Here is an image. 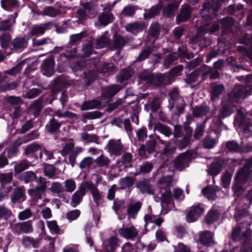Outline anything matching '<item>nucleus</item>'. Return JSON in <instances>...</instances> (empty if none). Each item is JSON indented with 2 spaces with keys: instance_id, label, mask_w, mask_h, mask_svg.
Instances as JSON below:
<instances>
[{
  "instance_id": "nucleus-1",
  "label": "nucleus",
  "mask_w": 252,
  "mask_h": 252,
  "mask_svg": "<svg viewBox=\"0 0 252 252\" xmlns=\"http://www.w3.org/2000/svg\"><path fill=\"white\" fill-rule=\"evenodd\" d=\"M250 87L249 86H236L231 92L227 94L224 99L232 104H235V102L237 103L241 99L244 98L250 94Z\"/></svg>"
},
{
  "instance_id": "nucleus-2",
  "label": "nucleus",
  "mask_w": 252,
  "mask_h": 252,
  "mask_svg": "<svg viewBox=\"0 0 252 252\" xmlns=\"http://www.w3.org/2000/svg\"><path fill=\"white\" fill-rule=\"evenodd\" d=\"M156 145L157 141L155 139L147 141L145 144L140 145L138 151L139 156L142 158H148L146 152L150 154L154 153L156 151Z\"/></svg>"
},
{
  "instance_id": "nucleus-3",
  "label": "nucleus",
  "mask_w": 252,
  "mask_h": 252,
  "mask_svg": "<svg viewBox=\"0 0 252 252\" xmlns=\"http://www.w3.org/2000/svg\"><path fill=\"white\" fill-rule=\"evenodd\" d=\"M235 104H232L224 99L221 101V108L219 111V119H223L230 116L234 111Z\"/></svg>"
},
{
  "instance_id": "nucleus-4",
  "label": "nucleus",
  "mask_w": 252,
  "mask_h": 252,
  "mask_svg": "<svg viewBox=\"0 0 252 252\" xmlns=\"http://www.w3.org/2000/svg\"><path fill=\"white\" fill-rule=\"evenodd\" d=\"M12 231L14 233L19 235L21 233L28 234L33 231L31 220L18 222L14 224Z\"/></svg>"
},
{
  "instance_id": "nucleus-5",
  "label": "nucleus",
  "mask_w": 252,
  "mask_h": 252,
  "mask_svg": "<svg viewBox=\"0 0 252 252\" xmlns=\"http://www.w3.org/2000/svg\"><path fill=\"white\" fill-rule=\"evenodd\" d=\"M53 26V22L40 25H34L30 32V35L32 36H39L42 35L46 31L51 30Z\"/></svg>"
},
{
  "instance_id": "nucleus-6",
  "label": "nucleus",
  "mask_w": 252,
  "mask_h": 252,
  "mask_svg": "<svg viewBox=\"0 0 252 252\" xmlns=\"http://www.w3.org/2000/svg\"><path fill=\"white\" fill-rule=\"evenodd\" d=\"M107 147L110 154L116 156H120L124 150V146L120 140H110L107 145Z\"/></svg>"
},
{
  "instance_id": "nucleus-7",
  "label": "nucleus",
  "mask_w": 252,
  "mask_h": 252,
  "mask_svg": "<svg viewBox=\"0 0 252 252\" xmlns=\"http://www.w3.org/2000/svg\"><path fill=\"white\" fill-rule=\"evenodd\" d=\"M54 59L50 57L44 60L41 65V71L44 75L51 76L54 73Z\"/></svg>"
},
{
  "instance_id": "nucleus-8",
  "label": "nucleus",
  "mask_w": 252,
  "mask_h": 252,
  "mask_svg": "<svg viewBox=\"0 0 252 252\" xmlns=\"http://www.w3.org/2000/svg\"><path fill=\"white\" fill-rule=\"evenodd\" d=\"M192 135L184 133L180 138H175L172 140L177 148L180 150H183L191 145V140Z\"/></svg>"
},
{
  "instance_id": "nucleus-9",
  "label": "nucleus",
  "mask_w": 252,
  "mask_h": 252,
  "mask_svg": "<svg viewBox=\"0 0 252 252\" xmlns=\"http://www.w3.org/2000/svg\"><path fill=\"white\" fill-rule=\"evenodd\" d=\"M192 12V9L189 5L182 7L179 13L176 16L177 24H180L188 21L190 18Z\"/></svg>"
},
{
  "instance_id": "nucleus-10",
  "label": "nucleus",
  "mask_w": 252,
  "mask_h": 252,
  "mask_svg": "<svg viewBox=\"0 0 252 252\" xmlns=\"http://www.w3.org/2000/svg\"><path fill=\"white\" fill-rule=\"evenodd\" d=\"M251 173L250 169L243 167L237 171L235 180L238 184L243 185L249 180Z\"/></svg>"
},
{
  "instance_id": "nucleus-11",
  "label": "nucleus",
  "mask_w": 252,
  "mask_h": 252,
  "mask_svg": "<svg viewBox=\"0 0 252 252\" xmlns=\"http://www.w3.org/2000/svg\"><path fill=\"white\" fill-rule=\"evenodd\" d=\"M204 211V208L199 204L192 206L187 215L188 222L195 221L203 214Z\"/></svg>"
},
{
  "instance_id": "nucleus-12",
  "label": "nucleus",
  "mask_w": 252,
  "mask_h": 252,
  "mask_svg": "<svg viewBox=\"0 0 252 252\" xmlns=\"http://www.w3.org/2000/svg\"><path fill=\"white\" fill-rule=\"evenodd\" d=\"M136 187L143 194L148 193L151 195L155 194V190L152 188V186L148 179H144L137 181L136 183Z\"/></svg>"
},
{
  "instance_id": "nucleus-13",
  "label": "nucleus",
  "mask_w": 252,
  "mask_h": 252,
  "mask_svg": "<svg viewBox=\"0 0 252 252\" xmlns=\"http://www.w3.org/2000/svg\"><path fill=\"white\" fill-rule=\"evenodd\" d=\"M199 243L206 247L215 244L213 233L209 230H205L199 234Z\"/></svg>"
},
{
  "instance_id": "nucleus-14",
  "label": "nucleus",
  "mask_w": 252,
  "mask_h": 252,
  "mask_svg": "<svg viewBox=\"0 0 252 252\" xmlns=\"http://www.w3.org/2000/svg\"><path fill=\"white\" fill-rule=\"evenodd\" d=\"M118 85H112L103 88L101 90L102 96L107 99L111 98L120 91Z\"/></svg>"
},
{
  "instance_id": "nucleus-15",
  "label": "nucleus",
  "mask_w": 252,
  "mask_h": 252,
  "mask_svg": "<svg viewBox=\"0 0 252 252\" xmlns=\"http://www.w3.org/2000/svg\"><path fill=\"white\" fill-rule=\"evenodd\" d=\"M236 120L239 126L243 128L244 131H248L249 127L252 126L250 120L247 119L244 113L240 110L237 111Z\"/></svg>"
},
{
  "instance_id": "nucleus-16",
  "label": "nucleus",
  "mask_w": 252,
  "mask_h": 252,
  "mask_svg": "<svg viewBox=\"0 0 252 252\" xmlns=\"http://www.w3.org/2000/svg\"><path fill=\"white\" fill-rule=\"evenodd\" d=\"M224 164L225 160L223 159H220L216 161L213 162L209 167V174L213 177L216 176L219 174Z\"/></svg>"
},
{
  "instance_id": "nucleus-17",
  "label": "nucleus",
  "mask_w": 252,
  "mask_h": 252,
  "mask_svg": "<svg viewBox=\"0 0 252 252\" xmlns=\"http://www.w3.org/2000/svg\"><path fill=\"white\" fill-rule=\"evenodd\" d=\"M118 231L121 236L126 239H133L138 235V231L133 226L126 228H120Z\"/></svg>"
},
{
  "instance_id": "nucleus-18",
  "label": "nucleus",
  "mask_w": 252,
  "mask_h": 252,
  "mask_svg": "<svg viewBox=\"0 0 252 252\" xmlns=\"http://www.w3.org/2000/svg\"><path fill=\"white\" fill-rule=\"evenodd\" d=\"M63 125L62 122H59L54 117L50 119L45 126L47 132L50 134H55L58 132Z\"/></svg>"
},
{
  "instance_id": "nucleus-19",
  "label": "nucleus",
  "mask_w": 252,
  "mask_h": 252,
  "mask_svg": "<svg viewBox=\"0 0 252 252\" xmlns=\"http://www.w3.org/2000/svg\"><path fill=\"white\" fill-rule=\"evenodd\" d=\"M86 188L81 186L79 189L74 193L70 203L71 206L76 207L81 201L83 196L86 194Z\"/></svg>"
},
{
  "instance_id": "nucleus-20",
  "label": "nucleus",
  "mask_w": 252,
  "mask_h": 252,
  "mask_svg": "<svg viewBox=\"0 0 252 252\" xmlns=\"http://www.w3.org/2000/svg\"><path fill=\"white\" fill-rule=\"evenodd\" d=\"M11 202L15 203L21 200L26 199L25 190L23 187H20L14 189L13 193L10 196Z\"/></svg>"
},
{
  "instance_id": "nucleus-21",
  "label": "nucleus",
  "mask_w": 252,
  "mask_h": 252,
  "mask_svg": "<svg viewBox=\"0 0 252 252\" xmlns=\"http://www.w3.org/2000/svg\"><path fill=\"white\" fill-rule=\"evenodd\" d=\"M134 71L130 67H127L122 69L117 76V81L123 83L127 81L132 76Z\"/></svg>"
},
{
  "instance_id": "nucleus-22",
  "label": "nucleus",
  "mask_w": 252,
  "mask_h": 252,
  "mask_svg": "<svg viewBox=\"0 0 252 252\" xmlns=\"http://www.w3.org/2000/svg\"><path fill=\"white\" fill-rule=\"evenodd\" d=\"M84 77L85 86L89 87L98 78L97 72L94 70L84 71Z\"/></svg>"
},
{
  "instance_id": "nucleus-23",
  "label": "nucleus",
  "mask_w": 252,
  "mask_h": 252,
  "mask_svg": "<svg viewBox=\"0 0 252 252\" xmlns=\"http://www.w3.org/2000/svg\"><path fill=\"white\" fill-rule=\"evenodd\" d=\"M99 72L107 75L116 73L118 71V67L112 63H104L100 67Z\"/></svg>"
},
{
  "instance_id": "nucleus-24",
  "label": "nucleus",
  "mask_w": 252,
  "mask_h": 252,
  "mask_svg": "<svg viewBox=\"0 0 252 252\" xmlns=\"http://www.w3.org/2000/svg\"><path fill=\"white\" fill-rule=\"evenodd\" d=\"M54 86L52 90L51 95L45 100V102L48 104H51L53 100L56 99V93L61 92L62 88H59V86L61 83V80L60 78H57L54 80Z\"/></svg>"
},
{
  "instance_id": "nucleus-25",
  "label": "nucleus",
  "mask_w": 252,
  "mask_h": 252,
  "mask_svg": "<svg viewBox=\"0 0 252 252\" xmlns=\"http://www.w3.org/2000/svg\"><path fill=\"white\" fill-rule=\"evenodd\" d=\"M13 49L15 50H23L27 48L28 45L27 39L23 37H16L13 39L11 42Z\"/></svg>"
},
{
  "instance_id": "nucleus-26",
  "label": "nucleus",
  "mask_w": 252,
  "mask_h": 252,
  "mask_svg": "<svg viewBox=\"0 0 252 252\" xmlns=\"http://www.w3.org/2000/svg\"><path fill=\"white\" fill-rule=\"evenodd\" d=\"M219 22H220L223 32H228L231 30L234 23V20L231 17H226L219 20Z\"/></svg>"
},
{
  "instance_id": "nucleus-27",
  "label": "nucleus",
  "mask_w": 252,
  "mask_h": 252,
  "mask_svg": "<svg viewBox=\"0 0 252 252\" xmlns=\"http://www.w3.org/2000/svg\"><path fill=\"white\" fill-rule=\"evenodd\" d=\"M1 6L5 10L12 11L19 7L18 0H1Z\"/></svg>"
},
{
  "instance_id": "nucleus-28",
  "label": "nucleus",
  "mask_w": 252,
  "mask_h": 252,
  "mask_svg": "<svg viewBox=\"0 0 252 252\" xmlns=\"http://www.w3.org/2000/svg\"><path fill=\"white\" fill-rule=\"evenodd\" d=\"M171 183L168 182L167 186L165 188V192L161 194V201L162 203H164L167 205L170 204L172 200L171 191L170 189Z\"/></svg>"
},
{
  "instance_id": "nucleus-29",
  "label": "nucleus",
  "mask_w": 252,
  "mask_h": 252,
  "mask_svg": "<svg viewBox=\"0 0 252 252\" xmlns=\"http://www.w3.org/2000/svg\"><path fill=\"white\" fill-rule=\"evenodd\" d=\"M22 144V142L20 139H19L14 141L11 147L7 152V157L9 158H11L17 156L18 154L19 153V148Z\"/></svg>"
},
{
  "instance_id": "nucleus-30",
  "label": "nucleus",
  "mask_w": 252,
  "mask_h": 252,
  "mask_svg": "<svg viewBox=\"0 0 252 252\" xmlns=\"http://www.w3.org/2000/svg\"><path fill=\"white\" fill-rule=\"evenodd\" d=\"M62 14V11L52 6H46L43 7V16L55 18Z\"/></svg>"
},
{
  "instance_id": "nucleus-31",
  "label": "nucleus",
  "mask_w": 252,
  "mask_h": 252,
  "mask_svg": "<svg viewBox=\"0 0 252 252\" xmlns=\"http://www.w3.org/2000/svg\"><path fill=\"white\" fill-rule=\"evenodd\" d=\"M162 8V5L160 3L152 6L148 12L144 14V18L145 19H151L159 15Z\"/></svg>"
},
{
  "instance_id": "nucleus-32",
  "label": "nucleus",
  "mask_w": 252,
  "mask_h": 252,
  "mask_svg": "<svg viewBox=\"0 0 252 252\" xmlns=\"http://www.w3.org/2000/svg\"><path fill=\"white\" fill-rule=\"evenodd\" d=\"M143 25L138 22H134L126 25V30L132 34H136L140 31L143 30Z\"/></svg>"
},
{
  "instance_id": "nucleus-33",
  "label": "nucleus",
  "mask_w": 252,
  "mask_h": 252,
  "mask_svg": "<svg viewBox=\"0 0 252 252\" xmlns=\"http://www.w3.org/2000/svg\"><path fill=\"white\" fill-rule=\"evenodd\" d=\"M142 203L138 201L133 204H130L127 207V213L129 217L135 219L136 215L140 210Z\"/></svg>"
},
{
  "instance_id": "nucleus-34",
  "label": "nucleus",
  "mask_w": 252,
  "mask_h": 252,
  "mask_svg": "<svg viewBox=\"0 0 252 252\" xmlns=\"http://www.w3.org/2000/svg\"><path fill=\"white\" fill-rule=\"evenodd\" d=\"M220 217V213L217 210L211 209L205 218L206 222L211 224L216 221Z\"/></svg>"
},
{
  "instance_id": "nucleus-35",
  "label": "nucleus",
  "mask_w": 252,
  "mask_h": 252,
  "mask_svg": "<svg viewBox=\"0 0 252 252\" xmlns=\"http://www.w3.org/2000/svg\"><path fill=\"white\" fill-rule=\"evenodd\" d=\"M87 66L86 62L83 60H78L75 62L72 63L70 64V68L72 71L76 75H78L79 71L84 70Z\"/></svg>"
},
{
  "instance_id": "nucleus-36",
  "label": "nucleus",
  "mask_w": 252,
  "mask_h": 252,
  "mask_svg": "<svg viewBox=\"0 0 252 252\" xmlns=\"http://www.w3.org/2000/svg\"><path fill=\"white\" fill-rule=\"evenodd\" d=\"M226 149L232 153H240L242 152V149L238 143L235 140L227 141L225 144Z\"/></svg>"
},
{
  "instance_id": "nucleus-37",
  "label": "nucleus",
  "mask_w": 252,
  "mask_h": 252,
  "mask_svg": "<svg viewBox=\"0 0 252 252\" xmlns=\"http://www.w3.org/2000/svg\"><path fill=\"white\" fill-rule=\"evenodd\" d=\"M134 179L130 176L121 178L119 181L120 189H126L127 188L131 187L134 184Z\"/></svg>"
},
{
  "instance_id": "nucleus-38",
  "label": "nucleus",
  "mask_w": 252,
  "mask_h": 252,
  "mask_svg": "<svg viewBox=\"0 0 252 252\" xmlns=\"http://www.w3.org/2000/svg\"><path fill=\"white\" fill-rule=\"evenodd\" d=\"M101 101L100 100L94 99L84 102L81 106V110L82 111H85L98 108L101 106Z\"/></svg>"
},
{
  "instance_id": "nucleus-39",
  "label": "nucleus",
  "mask_w": 252,
  "mask_h": 252,
  "mask_svg": "<svg viewBox=\"0 0 252 252\" xmlns=\"http://www.w3.org/2000/svg\"><path fill=\"white\" fill-rule=\"evenodd\" d=\"M19 178L20 180L24 181L26 183L32 182L36 179V175L33 171H26L21 174Z\"/></svg>"
},
{
  "instance_id": "nucleus-40",
  "label": "nucleus",
  "mask_w": 252,
  "mask_h": 252,
  "mask_svg": "<svg viewBox=\"0 0 252 252\" xmlns=\"http://www.w3.org/2000/svg\"><path fill=\"white\" fill-rule=\"evenodd\" d=\"M91 191L94 201L97 206L99 205V202L102 199V193H100L98 189L94 186L93 185H90L88 186Z\"/></svg>"
},
{
  "instance_id": "nucleus-41",
  "label": "nucleus",
  "mask_w": 252,
  "mask_h": 252,
  "mask_svg": "<svg viewBox=\"0 0 252 252\" xmlns=\"http://www.w3.org/2000/svg\"><path fill=\"white\" fill-rule=\"evenodd\" d=\"M31 108L33 110V114L35 118H37L40 115L41 110L43 108L42 102L39 99H37L31 105Z\"/></svg>"
},
{
  "instance_id": "nucleus-42",
  "label": "nucleus",
  "mask_w": 252,
  "mask_h": 252,
  "mask_svg": "<svg viewBox=\"0 0 252 252\" xmlns=\"http://www.w3.org/2000/svg\"><path fill=\"white\" fill-rule=\"evenodd\" d=\"M212 92H211V99H215L219 97V96L223 93L224 91V87L222 84H219L214 85L213 84L211 86Z\"/></svg>"
},
{
  "instance_id": "nucleus-43",
  "label": "nucleus",
  "mask_w": 252,
  "mask_h": 252,
  "mask_svg": "<svg viewBox=\"0 0 252 252\" xmlns=\"http://www.w3.org/2000/svg\"><path fill=\"white\" fill-rule=\"evenodd\" d=\"M113 15L112 14L103 12L98 16V21L101 25L106 26L113 21Z\"/></svg>"
},
{
  "instance_id": "nucleus-44",
  "label": "nucleus",
  "mask_w": 252,
  "mask_h": 252,
  "mask_svg": "<svg viewBox=\"0 0 252 252\" xmlns=\"http://www.w3.org/2000/svg\"><path fill=\"white\" fill-rule=\"evenodd\" d=\"M217 143L216 139L210 136H206L202 141L203 147L206 149L214 148Z\"/></svg>"
},
{
  "instance_id": "nucleus-45",
  "label": "nucleus",
  "mask_w": 252,
  "mask_h": 252,
  "mask_svg": "<svg viewBox=\"0 0 252 252\" xmlns=\"http://www.w3.org/2000/svg\"><path fill=\"white\" fill-rule=\"evenodd\" d=\"M126 41L120 34H115L113 36V47L116 49L121 50L125 46Z\"/></svg>"
},
{
  "instance_id": "nucleus-46",
  "label": "nucleus",
  "mask_w": 252,
  "mask_h": 252,
  "mask_svg": "<svg viewBox=\"0 0 252 252\" xmlns=\"http://www.w3.org/2000/svg\"><path fill=\"white\" fill-rule=\"evenodd\" d=\"M153 164L151 162L146 161L140 166L139 171L136 172L135 175L137 176L140 174L145 175L148 174L151 172L153 169Z\"/></svg>"
},
{
  "instance_id": "nucleus-47",
  "label": "nucleus",
  "mask_w": 252,
  "mask_h": 252,
  "mask_svg": "<svg viewBox=\"0 0 252 252\" xmlns=\"http://www.w3.org/2000/svg\"><path fill=\"white\" fill-rule=\"evenodd\" d=\"M160 30V26L158 22L152 23L149 28V35L153 37H158Z\"/></svg>"
},
{
  "instance_id": "nucleus-48",
  "label": "nucleus",
  "mask_w": 252,
  "mask_h": 252,
  "mask_svg": "<svg viewBox=\"0 0 252 252\" xmlns=\"http://www.w3.org/2000/svg\"><path fill=\"white\" fill-rule=\"evenodd\" d=\"M26 63L25 60H22L19 62L15 66L13 67L11 69L7 70L5 71V74H8L11 76L15 75L20 72L22 69L23 65Z\"/></svg>"
},
{
  "instance_id": "nucleus-49",
  "label": "nucleus",
  "mask_w": 252,
  "mask_h": 252,
  "mask_svg": "<svg viewBox=\"0 0 252 252\" xmlns=\"http://www.w3.org/2000/svg\"><path fill=\"white\" fill-rule=\"evenodd\" d=\"M118 239L116 237H110L106 247L107 252H114L118 247Z\"/></svg>"
},
{
  "instance_id": "nucleus-50",
  "label": "nucleus",
  "mask_w": 252,
  "mask_h": 252,
  "mask_svg": "<svg viewBox=\"0 0 252 252\" xmlns=\"http://www.w3.org/2000/svg\"><path fill=\"white\" fill-rule=\"evenodd\" d=\"M30 162L26 159L21 160L14 166V171L16 174L20 173L28 169L30 166Z\"/></svg>"
},
{
  "instance_id": "nucleus-51",
  "label": "nucleus",
  "mask_w": 252,
  "mask_h": 252,
  "mask_svg": "<svg viewBox=\"0 0 252 252\" xmlns=\"http://www.w3.org/2000/svg\"><path fill=\"white\" fill-rule=\"evenodd\" d=\"M176 52H172L167 55L163 61V65L165 68H168L174 62L177 60Z\"/></svg>"
},
{
  "instance_id": "nucleus-52",
  "label": "nucleus",
  "mask_w": 252,
  "mask_h": 252,
  "mask_svg": "<svg viewBox=\"0 0 252 252\" xmlns=\"http://www.w3.org/2000/svg\"><path fill=\"white\" fill-rule=\"evenodd\" d=\"M44 175L50 178H54L56 174V168L52 164H46L44 167Z\"/></svg>"
},
{
  "instance_id": "nucleus-53",
  "label": "nucleus",
  "mask_w": 252,
  "mask_h": 252,
  "mask_svg": "<svg viewBox=\"0 0 252 252\" xmlns=\"http://www.w3.org/2000/svg\"><path fill=\"white\" fill-rule=\"evenodd\" d=\"M88 35V33L86 31H83L81 32L72 34L70 36V42L72 44H75L78 42L82 40V39Z\"/></svg>"
},
{
  "instance_id": "nucleus-54",
  "label": "nucleus",
  "mask_w": 252,
  "mask_h": 252,
  "mask_svg": "<svg viewBox=\"0 0 252 252\" xmlns=\"http://www.w3.org/2000/svg\"><path fill=\"white\" fill-rule=\"evenodd\" d=\"M175 4L171 3L164 7L162 10L163 15L167 18L171 17L174 14V10L177 8Z\"/></svg>"
},
{
  "instance_id": "nucleus-55",
  "label": "nucleus",
  "mask_w": 252,
  "mask_h": 252,
  "mask_svg": "<svg viewBox=\"0 0 252 252\" xmlns=\"http://www.w3.org/2000/svg\"><path fill=\"white\" fill-rule=\"evenodd\" d=\"M110 40L105 36H102L96 39L95 42V48L101 49L107 47L110 44Z\"/></svg>"
},
{
  "instance_id": "nucleus-56",
  "label": "nucleus",
  "mask_w": 252,
  "mask_h": 252,
  "mask_svg": "<svg viewBox=\"0 0 252 252\" xmlns=\"http://www.w3.org/2000/svg\"><path fill=\"white\" fill-rule=\"evenodd\" d=\"M208 108L207 106L200 105L196 106L192 110V114L195 117L198 118L205 115L208 112Z\"/></svg>"
},
{
  "instance_id": "nucleus-57",
  "label": "nucleus",
  "mask_w": 252,
  "mask_h": 252,
  "mask_svg": "<svg viewBox=\"0 0 252 252\" xmlns=\"http://www.w3.org/2000/svg\"><path fill=\"white\" fill-rule=\"evenodd\" d=\"M41 149L40 145L33 143L28 145L24 150V154L26 156L35 153Z\"/></svg>"
},
{
  "instance_id": "nucleus-58",
  "label": "nucleus",
  "mask_w": 252,
  "mask_h": 252,
  "mask_svg": "<svg viewBox=\"0 0 252 252\" xmlns=\"http://www.w3.org/2000/svg\"><path fill=\"white\" fill-rule=\"evenodd\" d=\"M199 74V71L197 70L193 71L192 72L187 75L186 78L185 79V82L189 85H190L194 83L197 81Z\"/></svg>"
},
{
  "instance_id": "nucleus-59",
  "label": "nucleus",
  "mask_w": 252,
  "mask_h": 252,
  "mask_svg": "<svg viewBox=\"0 0 252 252\" xmlns=\"http://www.w3.org/2000/svg\"><path fill=\"white\" fill-rule=\"evenodd\" d=\"M46 191L42 187L36 186L34 189H30L28 190L29 195L31 196L40 198L42 194Z\"/></svg>"
},
{
  "instance_id": "nucleus-60",
  "label": "nucleus",
  "mask_w": 252,
  "mask_h": 252,
  "mask_svg": "<svg viewBox=\"0 0 252 252\" xmlns=\"http://www.w3.org/2000/svg\"><path fill=\"white\" fill-rule=\"evenodd\" d=\"M13 179L12 172L0 173V183L1 185H6L10 183Z\"/></svg>"
},
{
  "instance_id": "nucleus-61",
  "label": "nucleus",
  "mask_w": 252,
  "mask_h": 252,
  "mask_svg": "<svg viewBox=\"0 0 252 252\" xmlns=\"http://www.w3.org/2000/svg\"><path fill=\"white\" fill-rule=\"evenodd\" d=\"M95 162L100 167H107L110 163V159L103 155H101L95 160Z\"/></svg>"
},
{
  "instance_id": "nucleus-62",
  "label": "nucleus",
  "mask_w": 252,
  "mask_h": 252,
  "mask_svg": "<svg viewBox=\"0 0 252 252\" xmlns=\"http://www.w3.org/2000/svg\"><path fill=\"white\" fill-rule=\"evenodd\" d=\"M205 130V126L203 124L197 125L194 130L193 138L198 140L203 135Z\"/></svg>"
},
{
  "instance_id": "nucleus-63",
  "label": "nucleus",
  "mask_w": 252,
  "mask_h": 252,
  "mask_svg": "<svg viewBox=\"0 0 252 252\" xmlns=\"http://www.w3.org/2000/svg\"><path fill=\"white\" fill-rule=\"evenodd\" d=\"M169 96L170 100L169 103L170 106V108L172 109L174 107V102L177 100L179 97V94L176 89H174L169 93Z\"/></svg>"
},
{
  "instance_id": "nucleus-64",
  "label": "nucleus",
  "mask_w": 252,
  "mask_h": 252,
  "mask_svg": "<svg viewBox=\"0 0 252 252\" xmlns=\"http://www.w3.org/2000/svg\"><path fill=\"white\" fill-rule=\"evenodd\" d=\"M140 79L147 83L153 85L155 83V76L153 73H143L140 75Z\"/></svg>"
}]
</instances>
